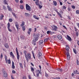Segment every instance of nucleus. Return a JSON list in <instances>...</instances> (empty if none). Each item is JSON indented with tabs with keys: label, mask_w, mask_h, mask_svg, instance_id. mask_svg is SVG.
<instances>
[{
	"label": "nucleus",
	"mask_w": 79,
	"mask_h": 79,
	"mask_svg": "<svg viewBox=\"0 0 79 79\" xmlns=\"http://www.w3.org/2000/svg\"><path fill=\"white\" fill-rule=\"evenodd\" d=\"M26 10H27L28 11H31V7H30V6H29L28 4H26Z\"/></svg>",
	"instance_id": "obj_1"
},
{
	"label": "nucleus",
	"mask_w": 79,
	"mask_h": 79,
	"mask_svg": "<svg viewBox=\"0 0 79 79\" xmlns=\"http://www.w3.org/2000/svg\"><path fill=\"white\" fill-rule=\"evenodd\" d=\"M23 53L24 54H25V57L26 58V59L27 62H29V59H28V58H27V54H26V53H27V52L26 51H23Z\"/></svg>",
	"instance_id": "obj_2"
},
{
	"label": "nucleus",
	"mask_w": 79,
	"mask_h": 79,
	"mask_svg": "<svg viewBox=\"0 0 79 79\" xmlns=\"http://www.w3.org/2000/svg\"><path fill=\"white\" fill-rule=\"evenodd\" d=\"M27 57L28 58L29 61V60L31 59V55L29 53H27Z\"/></svg>",
	"instance_id": "obj_3"
},
{
	"label": "nucleus",
	"mask_w": 79,
	"mask_h": 79,
	"mask_svg": "<svg viewBox=\"0 0 79 79\" xmlns=\"http://www.w3.org/2000/svg\"><path fill=\"white\" fill-rule=\"evenodd\" d=\"M16 52L17 55V58L18 60H19V52H18V48H16Z\"/></svg>",
	"instance_id": "obj_4"
},
{
	"label": "nucleus",
	"mask_w": 79,
	"mask_h": 79,
	"mask_svg": "<svg viewBox=\"0 0 79 79\" xmlns=\"http://www.w3.org/2000/svg\"><path fill=\"white\" fill-rule=\"evenodd\" d=\"M67 60H70V55H69V52H67Z\"/></svg>",
	"instance_id": "obj_5"
},
{
	"label": "nucleus",
	"mask_w": 79,
	"mask_h": 79,
	"mask_svg": "<svg viewBox=\"0 0 79 79\" xmlns=\"http://www.w3.org/2000/svg\"><path fill=\"white\" fill-rule=\"evenodd\" d=\"M42 53L40 52L38 53V57L39 59H40L42 58Z\"/></svg>",
	"instance_id": "obj_6"
},
{
	"label": "nucleus",
	"mask_w": 79,
	"mask_h": 79,
	"mask_svg": "<svg viewBox=\"0 0 79 79\" xmlns=\"http://www.w3.org/2000/svg\"><path fill=\"white\" fill-rule=\"evenodd\" d=\"M66 49V51H67V52H69V47L68 46V45H67L66 46V47L65 48Z\"/></svg>",
	"instance_id": "obj_7"
},
{
	"label": "nucleus",
	"mask_w": 79,
	"mask_h": 79,
	"mask_svg": "<svg viewBox=\"0 0 79 79\" xmlns=\"http://www.w3.org/2000/svg\"><path fill=\"white\" fill-rule=\"evenodd\" d=\"M3 76L5 77H7L8 76V75H7V73H6V72H3Z\"/></svg>",
	"instance_id": "obj_8"
},
{
	"label": "nucleus",
	"mask_w": 79,
	"mask_h": 79,
	"mask_svg": "<svg viewBox=\"0 0 79 79\" xmlns=\"http://www.w3.org/2000/svg\"><path fill=\"white\" fill-rule=\"evenodd\" d=\"M36 36V37H35V39L33 40V42H35L38 40V37H39L37 35Z\"/></svg>",
	"instance_id": "obj_9"
},
{
	"label": "nucleus",
	"mask_w": 79,
	"mask_h": 79,
	"mask_svg": "<svg viewBox=\"0 0 79 79\" xmlns=\"http://www.w3.org/2000/svg\"><path fill=\"white\" fill-rule=\"evenodd\" d=\"M67 39H68L69 41H71L72 40V39H71V37H70L69 35H67Z\"/></svg>",
	"instance_id": "obj_10"
},
{
	"label": "nucleus",
	"mask_w": 79,
	"mask_h": 79,
	"mask_svg": "<svg viewBox=\"0 0 79 79\" xmlns=\"http://www.w3.org/2000/svg\"><path fill=\"white\" fill-rule=\"evenodd\" d=\"M25 16L26 17H29L30 16V14L27 13H25Z\"/></svg>",
	"instance_id": "obj_11"
},
{
	"label": "nucleus",
	"mask_w": 79,
	"mask_h": 79,
	"mask_svg": "<svg viewBox=\"0 0 79 79\" xmlns=\"http://www.w3.org/2000/svg\"><path fill=\"white\" fill-rule=\"evenodd\" d=\"M73 73L75 74H79V73L78 72V71L77 70H74L73 71Z\"/></svg>",
	"instance_id": "obj_12"
},
{
	"label": "nucleus",
	"mask_w": 79,
	"mask_h": 79,
	"mask_svg": "<svg viewBox=\"0 0 79 79\" xmlns=\"http://www.w3.org/2000/svg\"><path fill=\"white\" fill-rule=\"evenodd\" d=\"M57 37L59 40H60V39H62V36L60 35H58Z\"/></svg>",
	"instance_id": "obj_13"
},
{
	"label": "nucleus",
	"mask_w": 79,
	"mask_h": 79,
	"mask_svg": "<svg viewBox=\"0 0 79 79\" xmlns=\"http://www.w3.org/2000/svg\"><path fill=\"white\" fill-rule=\"evenodd\" d=\"M58 28V27H57L55 25L53 26V30L54 31H56V29Z\"/></svg>",
	"instance_id": "obj_14"
},
{
	"label": "nucleus",
	"mask_w": 79,
	"mask_h": 79,
	"mask_svg": "<svg viewBox=\"0 0 79 79\" xmlns=\"http://www.w3.org/2000/svg\"><path fill=\"white\" fill-rule=\"evenodd\" d=\"M4 46L6 48H9V46H8V44H5Z\"/></svg>",
	"instance_id": "obj_15"
},
{
	"label": "nucleus",
	"mask_w": 79,
	"mask_h": 79,
	"mask_svg": "<svg viewBox=\"0 0 79 79\" xmlns=\"http://www.w3.org/2000/svg\"><path fill=\"white\" fill-rule=\"evenodd\" d=\"M12 68L15 69V64L13 61L12 62Z\"/></svg>",
	"instance_id": "obj_16"
},
{
	"label": "nucleus",
	"mask_w": 79,
	"mask_h": 79,
	"mask_svg": "<svg viewBox=\"0 0 79 79\" xmlns=\"http://www.w3.org/2000/svg\"><path fill=\"white\" fill-rule=\"evenodd\" d=\"M44 43V41L43 40H40V41L39 44H40V45H41V44H42Z\"/></svg>",
	"instance_id": "obj_17"
},
{
	"label": "nucleus",
	"mask_w": 79,
	"mask_h": 79,
	"mask_svg": "<svg viewBox=\"0 0 79 79\" xmlns=\"http://www.w3.org/2000/svg\"><path fill=\"white\" fill-rule=\"evenodd\" d=\"M4 17V16L3 14L1 15L0 16V20H2L3 19V18Z\"/></svg>",
	"instance_id": "obj_18"
},
{
	"label": "nucleus",
	"mask_w": 79,
	"mask_h": 79,
	"mask_svg": "<svg viewBox=\"0 0 79 79\" xmlns=\"http://www.w3.org/2000/svg\"><path fill=\"white\" fill-rule=\"evenodd\" d=\"M33 18H35V19H37L38 20V19H39V18L37 17V16H36V15H33Z\"/></svg>",
	"instance_id": "obj_19"
},
{
	"label": "nucleus",
	"mask_w": 79,
	"mask_h": 79,
	"mask_svg": "<svg viewBox=\"0 0 79 79\" xmlns=\"http://www.w3.org/2000/svg\"><path fill=\"white\" fill-rule=\"evenodd\" d=\"M10 55L12 56V58H15V56H14V55L13 54V52H10Z\"/></svg>",
	"instance_id": "obj_20"
},
{
	"label": "nucleus",
	"mask_w": 79,
	"mask_h": 79,
	"mask_svg": "<svg viewBox=\"0 0 79 79\" xmlns=\"http://www.w3.org/2000/svg\"><path fill=\"white\" fill-rule=\"evenodd\" d=\"M53 2L54 3V6H56V5H57V3L56 1H53Z\"/></svg>",
	"instance_id": "obj_21"
},
{
	"label": "nucleus",
	"mask_w": 79,
	"mask_h": 79,
	"mask_svg": "<svg viewBox=\"0 0 79 79\" xmlns=\"http://www.w3.org/2000/svg\"><path fill=\"white\" fill-rule=\"evenodd\" d=\"M15 26L17 29V31H18L19 29H20V28H19V25H15Z\"/></svg>",
	"instance_id": "obj_22"
},
{
	"label": "nucleus",
	"mask_w": 79,
	"mask_h": 79,
	"mask_svg": "<svg viewBox=\"0 0 79 79\" xmlns=\"http://www.w3.org/2000/svg\"><path fill=\"white\" fill-rule=\"evenodd\" d=\"M22 24L20 25V26H21V27L23 26L24 25L25 23L24 22H22Z\"/></svg>",
	"instance_id": "obj_23"
},
{
	"label": "nucleus",
	"mask_w": 79,
	"mask_h": 79,
	"mask_svg": "<svg viewBox=\"0 0 79 79\" xmlns=\"http://www.w3.org/2000/svg\"><path fill=\"white\" fill-rule=\"evenodd\" d=\"M3 3H4V4L8 5V4H7V1L6 0H3Z\"/></svg>",
	"instance_id": "obj_24"
},
{
	"label": "nucleus",
	"mask_w": 79,
	"mask_h": 79,
	"mask_svg": "<svg viewBox=\"0 0 79 79\" xmlns=\"http://www.w3.org/2000/svg\"><path fill=\"white\" fill-rule=\"evenodd\" d=\"M22 27V30H23V31H25V30H26L25 26H23Z\"/></svg>",
	"instance_id": "obj_25"
},
{
	"label": "nucleus",
	"mask_w": 79,
	"mask_h": 79,
	"mask_svg": "<svg viewBox=\"0 0 79 79\" xmlns=\"http://www.w3.org/2000/svg\"><path fill=\"white\" fill-rule=\"evenodd\" d=\"M36 2H35V3L36 5H39V0H36Z\"/></svg>",
	"instance_id": "obj_26"
},
{
	"label": "nucleus",
	"mask_w": 79,
	"mask_h": 79,
	"mask_svg": "<svg viewBox=\"0 0 79 79\" xmlns=\"http://www.w3.org/2000/svg\"><path fill=\"white\" fill-rule=\"evenodd\" d=\"M73 51L75 54H77V51H76V49L75 48H73Z\"/></svg>",
	"instance_id": "obj_27"
},
{
	"label": "nucleus",
	"mask_w": 79,
	"mask_h": 79,
	"mask_svg": "<svg viewBox=\"0 0 79 79\" xmlns=\"http://www.w3.org/2000/svg\"><path fill=\"white\" fill-rule=\"evenodd\" d=\"M10 28V23H8L7 24V28Z\"/></svg>",
	"instance_id": "obj_28"
},
{
	"label": "nucleus",
	"mask_w": 79,
	"mask_h": 79,
	"mask_svg": "<svg viewBox=\"0 0 79 79\" xmlns=\"http://www.w3.org/2000/svg\"><path fill=\"white\" fill-rule=\"evenodd\" d=\"M8 8V10L9 11H11V8H10L9 6H7Z\"/></svg>",
	"instance_id": "obj_29"
},
{
	"label": "nucleus",
	"mask_w": 79,
	"mask_h": 79,
	"mask_svg": "<svg viewBox=\"0 0 79 79\" xmlns=\"http://www.w3.org/2000/svg\"><path fill=\"white\" fill-rule=\"evenodd\" d=\"M19 64L21 68L23 69V64H22V63H19Z\"/></svg>",
	"instance_id": "obj_30"
},
{
	"label": "nucleus",
	"mask_w": 79,
	"mask_h": 79,
	"mask_svg": "<svg viewBox=\"0 0 79 79\" xmlns=\"http://www.w3.org/2000/svg\"><path fill=\"white\" fill-rule=\"evenodd\" d=\"M20 8L21 9H22V10H23L24 9V6L22 5H20Z\"/></svg>",
	"instance_id": "obj_31"
},
{
	"label": "nucleus",
	"mask_w": 79,
	"mask_h": 79,
	"mask_svg": "<svg viewBox=\"0 0 79 79\" xmlns=\"http://www.w3.org/2000/svg\"><path fill=\"white\" fill-rule=\"evenodd\" d=\"M48 40V38H45L44 39V42H46Z\"/></svg>",
	"instance_id": "obj_32"
},
{
	"label": "nucleus",
	"mask_w": 79,
	"mask_h": 79,
	"mask_svg": "<svg viewBox=\"0 0 79 79\" xmlns=\"http://www.w3.org/2000/svg\"><path fill=\"white\" fill-rule=\"evenodd\" d=\"M58 71H59V72H61L63 71V69H58Z\"/></svg>",
	"instance_id": "obj_33"
},
{
	"label": "nucleus",
	"mask_w": 79,
	"mask_h": 79,
	"mask_svg": "<svg viewBox=\"0 0 79 79\" xmlns=\"http://www.w3.org/2000/svg\"><path fill=\"white\" fill-rule=\"evenodd\" d=\"M12 14L15 18H16V14H15V13H12Z\"/></svg>",
	"instance_id": "obj_34"
},
{
	"label": "nucleus",
	"mask_w": 79,
	"mask_h": 79,
	"mask_svg": "<svg viewBox=\"0 0 79 79\" xmlns=\"http://www.w3.org/2000/svg\"><path fill=\"white\" fill-rule=\"evenodd\" d=\"M77 65H79V60L77 59Z\"/></svg>",
	"instance_id": "obj_35"
},
{
	"label": "nucleus",
	"mask_w": 79,
	"mask_h": 79,
	"mask_svg": "<svg viewBox=\"0 0 79 79\" xmlns=\"http://www.w3.org/2000/svg\"><path fill=\"white\" fill-rule=\"evenodd\" d=\"M9 22H11L13 21V19H9Z\"/></svg>",
	"instance_id": "obj_36"
},
{
	"label": "nucleus",
	"mask_w": 79,
	"mask_h": 79,
	"mask_svg": "<svg viewBox=\"0 0 79 79\" xmlns=\"http://www.w3.org/2000/svg\"><path fill=\"white\" fill-rule=\"evenodd\" d=\"M31 71H34V69L33 67L31 68Z\"/></svg>",
	"instance_id": "obj_37"
},
{
	"label": "nucleus",
	"mask_w": 79,
	"mask_h": 79,
	"mask_svg": "<svg viewBox=\"0 0 79 79\" xmlns=\"http://www.w3.org/2000/svg\"><path fill=\"white\" fill-rule=\"evenodd\" d=\"M3 9L5 10H6V7H5L4 6H3Z\"/></svg>",
	"instance_id": "obj_38"
},
{
	"label": "nucleus",
	"mask_w": 79,
	"mask_h": 79,
	"mask_svg": "<svg viewBox=\"0 0 79 79\" xmlns=\"http://www.w3.org/2000/svg\"><path fill=\"white\" fill-rule=\"evenodd\" d=\"M68 10L69 11H71V8H70V7L68 8Z\"/></svg>",
	"instance_id": "obj_39"
},
{
	"label": "nucleus",
	"mask_w": 79,
	"mask_h": 79,
	"mask_svg": "<svg viewBox=\"0 0 79 79\" xmlns=\"http://www.w3.org/2000/svg\"><path fill=\"white\" fill-rule=\"evenodd\" d=\"M38 6H39L40 8L41 9V8H42V6L40 5V4L38 5Z\"/></svg>",
	"instance_id": "obj_40"
},
{
	"label": "nucleus",
	"mask_w": 79,
	"mask_h": 79,
	"mask_svg": "<svg viewBox=\"0 0 79 79\" xmlns=\"http://www.w3.org/2000/svg\"><path fill=\"white\" fill-rule=\"evenodd\" d=\"M8 64H10L11 63V60L10 59L8 60Z\"/></svg>",
	"instance_id": "obj_41"
},
{
	"label": "nucleus",
	"mask_w": 79,
	"mask_h": 79,
	"mask_svg": "<svg viewBox=\"0 0 79 79\" xmlns=\"http://www.w3.org/2000/svg\"><path fill=\"white\" fill-rule=\"evenodd\" d=\"M76 14H79V10H77L76 11Z\"/></svg>",
	"instance_id": "obj_42"
},
{
	"label": "nucleus",
	"mask_w": 79,
	"mask_h": 79,
	"mask_svg": "<svg viewBox=\"0 0 79 79\" xmlns=\"http://www.w3.org/2000/svg\"><path fill=\"white\" fill-rule=\"evenodd\" d=\"M8 29V30L10 32H12V30H11V29H10V28H9Z\"/></svg>",
	"instance_id": "obj_43"
},
{
	"label": "nucleus",
	"mask_w": 79,
	"mask_h": 79,
	"mask_svg": "<svg viewBox=\"0 0 79 79\" xmlns=\"http://www.w3.org/2000/svg\"><path fill=\"white\" fill-rule=\"evenodd\" d=\"M50 32H51V31H47V34H49V33H50Z\"/></svg>",
	"instance_id": "obj_44"
},
{
	"label": "nucleus",
	"mask_w": 79,
	"mask_h": 79,
	"mask_svg": "<svg viewBox=\"0 0 79 79\" xmlns=\"http://www.w3.org/2000/svg\"><path fill=\"white\" fill-rule=\"evenodd\" d=\"M7 56H5V60H7Z\"/></svg>",
	"instance_id": "obj_45"
},
{
	"label": "nucleus",
	"mask_w": 79,
	"mask_h": 79,
	"mask_svg": "<svg viewBox=\"0 0 79 79\" xmlns=\"http://www.w3.org/2000/svg\"><path fill=\"white\" fill-rule=\"evenodd\" d=\"M63 9H66V6H64L63 7Z\"/></svg>",
	"instance_id": "obj_46"
},
{
	"label": "nucleus",
	"mask_w": 79,
	"mask_h": 79,
	"mask_svg": "<svg viewBox=\"0 0 79 79\" xmlns=\"http://www.w3.org/2000/svg\"><path fill=\"white\" fill-rule=\"evenodd\" d=\"M24 36L23 35H22L20 36V37H21L22 39H24Z\"/></svg>",
	"instance_id": "obj_47"
},
{
	"label": "nucleus",
	"mask_w": 79,
	"mask_h": 79,
	"mask_svg": "<svg viewBox=\"0 0 79 79\" xmlns=\"http://www.w3.org/2000/svg\"><path fill=\"white\" fill-rule=\"evenodd\" d=\"M76 35L77 36H78V35H79V33H78V32H77L76 33Z\"/></svg>",
	"instance_id": "obj_48"
},
{
	"label": "nucleus",
	"mask_w": 79,
	"mask_h": 79,
	"mask_svg": "<svg viewBox=\"0 0 79 79\" xmlns=\"http://www.w3.org/2000/svg\"><path fill=\"white\" fill-rule=\"evenodd\" d=\"M72 8H73V9H75V6H72Z\"/></svg>",
	"instance_id": "obj_49"
},
{
	"label": "nucleus",
	"mask_w": 79,
	"mask_h": 79,
	"mask_svg": "<svg viewBox=\"0 0 79 79\" xmlns=\"http://www.w3.org/2000/svg\"><path fill=\"white\" fill-rule=\"evenodd\" d=\"M2 58H3V54H1V59H2Z\"/></svg>",
	"instance_id": "obj_50"
},
{
	"label": "nucleus",
	"mask_w": 79,
	"mask_h": 79,
	"mask_svg": "<svg viewBox=\"0 0 79 79\" xmlns=\"http://www.w3.org/2000/svg\"><path fill=\"white\" fill-rule=\"evenodd\" d=\"M23 79H27L26 76H23Z\"/></svg>",
	"instance_id": "obj_51"
},
{
	"label": "nucleus",
	"mask_w": 79,
	"mask_h": 79,
	"mask_svg": "<svg viewBox=\"0 0 79 79\" xmlns=\"http://www.w3.org/2000/svg\"><path fill=\"white\" fill-rule=\"evenodd\" d=\"M12 73H14V74H15V73H16V71H15V70H13Z\"/></svg>",
	"instance_id": "obj_52"
},
{
	"label": "nucleus",
	"mask_w": 79,
	"mask_h": 79,
	"mask_svg": "<svg viewBox=\"0 0 79 79\" xmlns=\"http://www.w3.org/2000/svg\"><path fill=\"white\" fill-rule=\"evenodd\" d=\"M27 34H28L29 35H30V34H31V31H28L27 32Z\"/></svg>",
	"instance_id": "obj_53"
},
{
	"label": "nucleus",
	"mask_w": 79,
	"mask_h": 79,
	"mask_svg": "<svg viewBox=\"0 0 79 79\" xmlns=\"http://www.w3.org/2000/svg\"><path fill=\"white\" fill-rule=\"evenodd\" d=\"M28 31H29L30 32H31L32 31V29L31 28H29Z\"/></svg>",
	"instance_id": "obj_54"
},
{
	"label": "nucleus",
	"mask_w": 79,
	"mask_h": 79,
	"mask_svg": "<svg viewBox=\"0 0 79 79\" xmlns=\"http://www.w3.org/2000/svg\"><path fill=\"white\" fill-rule=\"evenodd\" d=\"M59 2L60 3V5H63V3H62V2H61L60 1Z\"/></svg>",
	"instance_id": "obj_55"
},
{
	"label": "nucleus",
	"mask_w": 79,
	"mask_h": 79,
	"mask_svg": "<svg viewBox=\"0 0 79 79\" xmlns=\"http://www.w3.org/2000/svg\"><path fill=\"white\" fill-rule=\"evenodd\" d=\"M39 74H40V73H37V74H36V76H37V77H39Z\"/></svg>",
	"instance_id": "obj_56"
},
{
	"label": "nucleus",
	"mask_w": 79,
	"mask_h": 79,
	"mask_svg": "<svg viewBox=\"0 0 79 79\" xmlns=\"http://www.w3.org/2000/svg\"><path fill=\"white\" fill-rule=\"evenodd\" d=\"M39 68H40V71H41V69L42 68V67H41V66L39 65Z\"/></svg>",
	"instance_id": "obj_57"
},
{
	"label": "nucleus",
	"mask_w": 79,
	"mask_h": 79,
	"mask_svg": "<svg viewBox=\"0 0 79 79\" xmlns=\"http://www.w3.org/2000/svg\"><path fill=\"white\" fill-rule=\"evenodd\" d=\"M37 71L38 72V73H40V70L38 69L37 70Z\"/></svg>",
	"instance_id": "obj_58"
},
{
	"label": "nucleus",
	"mask_w": 79,
	"mask_h": 79,
	"mask_svg": "<svg viewBox=\"0 0 79 79\" xmlns=\"http://www.w3.org/2000/svg\"><path fill=\"white\" fill-rule=\"evenodd\" d=\"M63 27H64V28H65V29H67V28H66V26H63Z\"/></svg>",
	"instance_id": "obj_59"
},
{
	"label": "nucleus",
	"mask_w": 79,
	"mask_h": 79,
	"mask_svg": "<svg viewBox=\"0 0 79 79\" xmlns=\"http://www.w3.org/2000/svg\"><path fill=\"white\" fill-rule=\"evenodd\" d=\"M15 1L17 3H18V2H19V0H15Z\"/></svg>",
	"instance_id": "obj_60"
},
{
	"label": "nucleus",
	"mask_w": 79,
	"mask_h": 79,
	"mask_svg": "<svg viewBox=\"0 0 79 79\" xmlns=\"http://www.w3.org/2000/svg\"><path fill=\"white\" fill-rule=\"evenodd\" d=\"M23 1L22 0H21L20 1V3H23Z\"/></svg>",
	"instance_id": "obj_61"
},
{
	"label": "nucleus",
	"mask_w": 79,
	"mask_h": 79,
	"mask_svg": "<svg viewBox=\"0 0 79 79\" xmlns=\"http://www.w3.org/2000/svg\"><path fill=\"white\" fill-rule=\"evenodd\" d=\"M28 77L29 79H31V76L29 75L28 76Z\"/></svg>",
	"instance_id": "obj_62"
},
{
	"label": "nucleus",
	"mask_w": 79,
	"mask_h": 79,
	"mask_svg": "<svg viewBox=\"0 0 79 79\" xmlns=\"http://www.w3.org/2000/svg\"><path fill=\"white\" fill-rule=\"evenodd\" d=\"M31 66H34V64H32V62H31Z\"/></svg>",
	"instance_id": "obj_63"
},
{
	"label": "nucleus",
	"mask_w": 79,
	"mask_h": 79,
	"mask_svg": "<svg viewBox=\"0 0 79 79\" xmlns=\"http://www.w3.org/2000/svg\"><path fill=\"white\" fill-rule=\"evenodd\" d=\"M77 44L79 45V41H78L77 42Z\"/></svg>",
	"instance_id": "obj_64"
}]
</instances>
